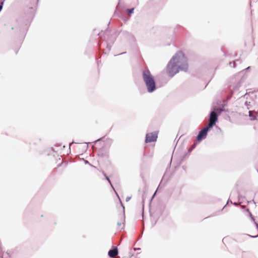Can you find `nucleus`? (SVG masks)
<instances>
[{
    "label": "nucleus",
    "mask_w": 258,
    "mask_h": 258,
    "mask_svg": "<svg viewBox=\"0 0 258 258\" xmlns=\"http://www.w3.org/2000/svg\"><path fill=\"white\" fill-rule=\"evenodd\" d=\"M125 53H126V52H123L122 53H119L118 54H117V55H121V54H125ZM115 56H116V55H115Z\"/></svg>",
    "instance_id": "obj_25"
},
{
    "label": "nucleus",
    "mask_w": 258,
    "mask_h": 258,
    "mask_svg": "<svg viewBox=\"0 0 258 258\" xmlns=\"http://www.w3.org/2000/svg\"><path fill=\"white\" fill-rule=\"evenodd\" d=\"M251 201L248 202V203H251Z\"/></svg>",
    "instance_id": "obj_39"
},
{
    "label": "nucleus",
    "mask_w": 258,
    "mask_h": 258,
    "mask_svg": "<svg viewBox=\"0 0 258 258\" xmlns=\"http://www.w3.org/2000/svg\"><path fill=\"white\" fill-rule=\"evenodd\" d=\"M121 17L122 19H123V20L124 22H126V21H128V20H129V19H130V18H129V17H127H127H125V16H122V15H121Z\"/></svg>",
    "instance_id": "obj_17"
},
{
    "label": "nucleus",
    "mask_w": 258,
    "mask_h": 258,
    "mask_svg": "<svg viewBox=\"0 0 258 258\" xmlns=\"http://www.w3.org/2000/svg\"><path fill=\"white\" fill-rule=\"evenodd\" d=\"M251 220H252L254 222H255V219H254V216H252L251 218H250Z\"/></svg>",
    "instance_id": "obj_23"
},
{
    "label": "nucleus",
    "mask_w": 258,
    "mask_h": 258,
    "mask_svg": "<svg viewBox=\"0 0 258 258\" xmlns=\"http://www.w3.org/2000/svg\"><path fill=\"white\" fill-rule=\"evenodd\" d=\"M156 194V192L154 194V195L152 196V198H151V200H152V199L154 198V197H155V196Z\"/></svg>",
    "instance_id": "obj_26"
},
{
    "label": "nucleus",
    "mask_w": 258,
    "mask_h": 258,
    "mask_svg": "<svg viewBox=\"0 0 258 258\" xmlns=\"http://www.w3.org/2000/svg\"><path fill=\"white\" fill-rule=\"evenodd\" d=\"M188 69L187 58L181 51L177 52L169 61L166 71L168 75L172 78L179 71L187 72Z\"/></svg>",
    "instance_id": "obj_1"
},
{
    "label": "nucleus",
    "mask_w": 258,
    "mask_h": 258,
    "mask_svg": "<svg viewBox=\"0 0 258 258\" xmlns=\"http://www.w3.org/2000/svg\"><path fill=\"white\" fill-rule=\"evenodd\" d=\"M236 62H239V63H241V60L238 59L235 60L233 61L229 62V66L230 67H232L233 68H234L236 67Z\"/></svg>",
    "instance_id": "obj_11"
},
{
    "label": "nucleus",
    "mask_w": 258,
    "mask_h": 258,
    "mask_svg": "<svg viewBox=\"0 0 258 258\" xmlns=\"http://www.w3.org/2000/svg\"><path fill=\"white\" fill-rule=\"evenodd\" d=\"M121 223H120V222H118V223H117V225H118V226H121Z\"/></svg>",
    "instance_id": "obj_31"
},
{
    "label": "nucleus",
    "mask_w": 258,
    "mask_h": 258,
    "mask_svg": "<svg viewBox=\"0 0 258 258\" xmlns=\"http://www.w3.org/2000/svg\"><path fill=\"white\" fill-rule=\"evenodd\" d=\"M226 239H227V238H226V237H224V238L223 239V240H222L223 242H224V241H226Z\"/></svg>",
    "instance_id": "obj_29"
},
{
    "label": "nucleus",
    "mask_w": 258,
    "mask_h": 258,
    "mask_svg": "<svg viewBox=\"0 0 258 258\" xmlns=\"http://www.w3.org/2000/svg\"><path fill=\"white\" fill-rule=\"evenodd\" d=\"M100 39L98 43V47L100 50H103L105 54L108 53L111 50V48L113 44L115 38L110 36L109 32L106 30L103 33V38L102 37L101 33L98 34Z\"/></svg>",
    "instance_id": "obj_2"
},
{
    "label": "nucleus",
    "mask_w": 258,
    "mask_h": 258,
    "mask_svg": "<svg viewBox=\"0 0 258 258\" xmlns=\"http://www.w3.org/2000/svg\"><path fill=\"white\" fill-rule=\"evenodd\" d=\"M131 197H127L125 199L126 202H128L131 200Z\"/></svg>",
    "instance_id": "obj_21"
},
{
    "label": "nucleus",
    "mask_w": 258,
    "mask_h": 258,
    "mask_svg": "<svg viewBox=\"0 0 258 258\" xmlns=\"http://www.w3.org/2000/svg\"><path fill=\"white\" fill-rule=\"evenodd\" d=\"M232 204L236 206L237 205V203L236 202L232 203Z\"/></svg>",
    "instance_id": "obj_34"
},
{
    "label": "nucleus",
    "mask_w": 258,
    "mask_h": 258,
    "mask_svg": "<svg viewBox=\"0 0 258 258\" xmlns=\"http://www.w3.org/2000/svg\"><path fill=\"white\" fill-rule=\"evenodd\" d=\"M134 250L135 251L137 250H141V248H134Z\"/></svg>",
    "instance_id": "obj_28"
},
{
    "label": "nucleus",
    "mask_w": 258,
    "mask_h": 258,
    "mask_svg": "<svg viewBox=\"0 0 258 258\" xmlns=\"http://www.w3.org/2000/svg\"><path fill=\"white\" fill-rule=\"evenodd\" d=\"M84 162H85V163L86 164H90H90L88 160H84Z\"/></svg>",
    "instance_id": "obj_22"
},
{
    "label": "nucleus",
    "mask_w": 258,
    "mask_h": 258,
    "mask_svg": "<svg viewBox=\"0 0 258 258\" xmlns=\"http://www.w3.org/2000/svg\"><path fill=\"white\" fill-rule=\"evenodd\" d=\"M6 0H4V1H5Z\"/></svg>",
    "instance_id": "obj_40"
},
{
    "label": "nucleus",
    "mask_w": 258,
    "mask_h": 258,
    "mask_svg": "<svg viewBox=\"0 0 258 258\" xmlns=\"http://www.w3.org/2000/svg\"><path fill=\"white\" fill-rule=\"evenodd\" d=\"M158 138V132H154L147 133L146 135L145 142L146 143L156 142Z\"/></svg>",
    "instance_id": "obj_7"
},
{
    "label": "nucleus",
    "mask_w": 258,
    "mask_h": 258,
    "mask_svg": "<svg viewBox=\"0 0 258 258\" xmlns=\"http://www.w3.org/2000/svg\"><path fill=\"white\" fill-rule=\"evenodd\" d=\"M228 202H230L231 203H232V202L231 201H230L229 199L228 200V202H227V204Z\"/></svg>",
    "instance_id": "obj_32"
},
{
    "label": "nucleus",
    "mask_w": 258,
    "mask_h": 258,
    "mask_svg": "<svg viewBox=\"0 0 258 258\" xmlns=\"http://www.w3.org/2000/svg\"><path fill=\"white\" fill-rule=\"evenodd\" d=\"M5 1L4 0H0V13L3 10Z\"/></svg>",
    "instance_id": "obj_14"
},
{
    "label": "nucleus",
    "mask_w": 258,
    "mask_h": 258,
    "mask_svg": "<svg viewBox=\"0 0 258 258\" xmlns=\"http://www.w3.org/2000/svg\"><path fill=\"white\" fill-rule=\"evenodd\" d=\"M120 0H118V6H117V7L116 8V11H115V13H114L115 14H118V13L117 12V10L118 9V7L119 5H120Z\"/></svg>",
    "instance_id": "obj_20"
},
{
    "label": "nucleus",
    "mask_w": 258,
    "mask_h": 258,
    "mask_svg": "<svg viewBox=\"0 0 258 258\" xmlns=\"http://www.w3.org/2000/svg\"><path fill=\"white\" fill-rule=\"evenodd\" d=\"M250 69V67H248L245 70H243L242 72L239 73L238 75H236L234 77V78H232V81L235 79L236 81H237L236 84L233 85L232 86V89L234 90H238L239 87L241 86V84L244 82L245 80V77L244 76H241V75L243 73L244 71H248Z\"/></svg>",
    "instance_id": "obj_5"
},
{
    "label": "nucleus",
    "mask_w": 258,
    "mask_h": 258,
    "mask_svg": "<svg viewBox=\"0 0 258 258\" xmlns=\"http://www.w3.org/2000/svg\"><path fill=\"white\" fill-rule=\"evenodd\" d=\"M258 111L254 110H249L248 111V115L251 120H256Z\"/></svg>",
    "instance_id": "obj_9"
},
{
    "label": "nucleus",
    "mask_w": 258,
    "mask_h": 258,
    "mask_svg": "<svg viewBox=\"0 0 258 258\" xmlns=\"http://www.w3.org/2000/svg\"><path fill=\"white\" fill-rule=\"evenodd\" d=\"M118 254V249L116 247L113 246L108 252V255L110 257H113Z\"/></svg>",
    "instance_id": "obj_8"
},
{
    "label": "nucleus",
    "mask_w": 258,
    "mask_h": 258,
    "mask_svg": "<svg viewBox=\"0 0 258 258\" xmlns=\"http://www.w3.org/2000/svg\"><path fill=\"white\" fill-rule=\"evenodd\" d=\"M134 10H135V8H133L131 9H126V11L128 14L131 15L134 13Z\"/></svg>",
    "instance_id": "obj_13"
},
{
    "label": "nucleus",
    "mask_w": 258,
    "mask_h": 258,
    "mask_svg": "<svg viewBox=\"0 0 258 258\" xmlns=\"http://www.w3.org/2000/svg\"><path fill=\"white\" fill-rule=\"evenodd\" d=\"M211 128V127H210L208 125H207L200 131H199L197 136V141L199 142H200L203 140L205 139L207 137L208 132Z\"/></svg>",
    "instance_id": "obj_6"
},
{
    "label": "nucleus",
    "mask_w": 258,
    "mask_h": 258,
    "mask_svg": "<svg viewBox=\"0 0 258 258\" xmlns=\"http://www.w3.org/2000/svg\"><path fill=\"white\" fill-rule=\"evenodd\" d=\"M123 33L124 34L126 35V36H131L132 38H134V36L131 33L128 32L123 31Z\"/></svg>",
    "instance_id": "obj_15"
},
{
    "label": "nucleus",
    "mask_w": 258,
    "mask_h": 258,
    "mask_svg": "<svg viewBox=\"0 0 258 258\" xmlns=\"http://www.w3.org/2000/svg\"><path fill=\"white\" fill-rule=\"evenodd\" d=\"M252 202L254 204H255V202H254V200H252Z\"/></svg>",
    "instance_id": "obj_37"
},
{
    "label": "nucleus",
    "mask_w": 258,
    "mask_h": 258,
    "mask_svg": "<svg viewBox=\"0 0 258 258\" xmlns=\"http://www.w3.org/2000/svg\"><path fill=\"white\" fill-rule=\"evenodd\" d=\"M121 206L123 208V210H124V207L123 206V205H122V203H121Z\"/></svg>",
    "instance_id": "obj_33"
},
{
    "label": "nucleus",
    "mask_w": 258,
    "mask_h": 258,
    "mask_svg": "<svg viewBox=\"0 0 258 258\" xmlns=\"http://www.w3.org/2000/svg\"><path fill=\"white\" fill-rule=\"evenodd\" d=\"M254 224L256 227V229H257L258 230V223L256 222H254ZM251 237H253V238H256L258 237V235H256V236H250Z\"/></svg>",
    "instance_id": "obj_18"
},
{
    "label": "nucleus",
    "mask_w": 258,
    "mask_h": 258,
    "mask_svg": "<svg viewBox=\"0 0 258 258\" xmlns=\"http://www.w3.org/2000/svg\"><path fill=\"white\" fill-rule=\"evenodd\" d=\"M241 196H240L239 195H238V200H240V199H241Z\"/></svg>",
    "instance_id": "obj_35"
},
{
    "label": "nucleus",
    "mask_w": 258,
    "mask_h": 258,
    "mask_svg": "<svg viewBox=\"0 0 258 258\" xmlns=\"http://www.w3.org/2000/svg\"><path fill=\"white\" fill-rule=\"evenodd\" d=\"M144 201H145V199H144V197L143 196V198H142V203H143V205H144ZM143 206L144 207V205H143Z\"/></svg>",
    "instance_id": "obj_27"
},
{
    "label": "nucleus",
    "mask_w": 258,
    "mask_h": 258,
    "mask_svg": "<svg viewBox=\"0 0 258 258\" xmlns=\"http://www.w3.org/2000/svg\"><path fill=\"white\" fill-rule=\"evenodd\" d=\"M246 211L248 212V215H249V217H250V218H251L252 216H253L252 215V214L251 213V212L249 211V209H246Z\"/></svg>",
    "instance_id": "obj_19"
},
{
    "label": "nucleus",
    "mask_w": 258,
    "mask_h": 258,
    "mask_svg": "<svg viewBox=\"0 0 258 258\" xmlns=\"http://www.w3.org/2000/svg\"><path fill=\"white\" fill-rule=\"evenodd\" d=\"M103 174L104 175V176L105 177V179L107 180V181H108V182L109 183L110 185H111V186L112 187V188L114 189L112 183H111V180H110V179L109 178V177L106 175V174H105V173L104 172H103Z\"/></svg>",
    "instance_id": "obj_12"
},
{
    "label": "nucleus",
    "mask_w": 258,
    "mask_h": 258,
    "mask_svg": "<svg viewBox=\"0 0 258 258\" xmlns=\"http://www.w3.org/2000/svg\"><path fill=\"white\" fill-rule=\"evenodd\" d=\"M257 2V0H251L250 1V4L253 2V3H256Z\"/></svg>",
    "instance_id": "obj_24"
},
{
    "label": "nucleus",
    "mask_w": 258,
    "mask_h": 258,
    "mask_svg": "<svg viewBox=\"0 0 258 258\" xmlns=\"http://www.w3.org/2000/svg\"><path fill=\"white\" fill-rule=\"evenodd\" d=\"M74 143H75L74 142H72L69 145V148L70 149V147H71V145L72 144H74Z\"/></svg>",
    "instance_id": "obj_30"
},
{
    "label": "nucleus",
    "mask_w": 258,
    "mask_h": 258,
    "mask_svg": "<svg viewBox=\"0 0 258 258\" xmlns=\"http://www.w3.org/2000/svg\"><path fill=\"white\" fill-rule=\"evenodd\" d=\"M101 139H102V138L99 139H98V140H96V142H97V141H100Z\"/></svg>",
    "instance_id": "obj_36"
},
{
    "label": "nucleus",
    "mask_w": 258,
    "mask_h": 258,
    "mask_svg": "<svg viewBox=\"0 0 258 258\" xmlns=\"http://www.w3.org/2000/svg\"><path fill=\"white\" fill-rule=\"evenodd\" d=\"M51 150H52V151H53V148H51Z\"/></svg>",
    "instance_id": "obj_38"
},
{
    "label": "nucleus",
    "mask_w": 258,
    "mask_h": 258,
    "mask_svg": "<svg viewBox=\"0 0 258 258\" xmlns=\"http://www.w3.org/2000/svg\"><path fill=\"white\" fill-rule=\"evenodd\" d=\"M142 78L148 93H153L157 89L155 79L149 69L142 71Z\"/></svg>",
    "instance_id": "obj_3"
},
{
    "label": "nucleus",
    "mask_w": 258,
    "mask_h": 258,
    "mask_svg": "<svg viewBox=\"0 0 258 258\" xmlns=\"http://www.w3.org/2000/svg\"><path fill=\"white\" fill-rule=\"evenodd\" d=\"M197 146V143H194L191 146V147L188 149V153L185 154L183 156V158H185L186 156H188L189 155V154L190 153V152L196 148Z\"/></svg>",
    "instance_id": "obj_10"
},
{
    "label": "nucleus",
    "mask_w": 258,
    "mask_h": 258,
    "mask_svg": "<svg viewBox=\"0 0 258 258\" xmlns=\"http://www.w3.org/2000/svg\"><path fill=\"white\" fill-rule=\"evenodd\" d=\"M224 105H222V107L220 108H217L214 107L212 111H211L209 115V122L208 126L212 128L218 121V116L220 115L222 111H225L224 109Z\"/></svg>",
    "instance_id": "obj_4"
},
{
    "label": "nucleus",
    "mask_w": 258,
    "mask_h": 258,
    "mask_svg": "<svg viewBox=\"0 0 258 258\" xmlns=\"http://www.w3.org/2000/svg\"><path fill=\"white\" fill-rule=\"evenodd\" d=\"M3 250H2V246H1V243H0V258H4L3 256Z\"/></svg>",
    "instance_id": "obj_16"
}]
</instances>
